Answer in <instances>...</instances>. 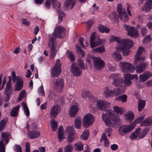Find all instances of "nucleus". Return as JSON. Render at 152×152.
<instances>
[{
  "label": "nucleus",
  "instance_id": "obj_1",
  "mask_svg": "<svg viewBox=\"0 0 152 152\" xmlns=\"http://www.w3.org/2000/svg\"><path fill=\"white\" fill-rule=\"evenodd\" d=\"M116 41L118 43V47L116 48L117 50L123 52L124 56H127L129 53V48L133 45L132 41L128 39H121L119 37L111 36L110 38V41L113 42Z\"/></svg>",
  "mask_w": 152,
  "mask_h": 152
},
{
  "label": "nucleus",
  "instance_id": "obj_2",
  "mask_svg": "<svg viewBox=\"0 0 152 152\" xmlns=\"http://www.w3.org/2000/svg\"><path fill=\"white\" fill-rule=\"evenodd\" d=\"M104 111L108 115L103 114L102 118L106 126L116 128L120 124L119 116L114 114L111 110H105Z\"/></svg>",
  "mask_w": 152,
  "mask_h": 152
},
{
  "label": "nucleus",
  "instance_id": "obj_3",
  "mask_svg": "<svg viewBox=\"0 0 152 152\" xmlns=\"http://www.w3.org/2000/svg\"><path fill=\"white\" fill-rule=\"evenodd\" d=\"M145 51V48L142 47H140L138 48L136 55H135L134 64L135 65H137L136 66V72L138 74L140 73L143 72L148 66L147 63H144L139 64H137V63L139 62L140 60H143L145 58V56L141 57L140 56L143 52Z\"/></svg>",
  "mask_w": 152,
  "mask_h": 152
},
{
  "label": "nucleus",
  "instance_id": "obj_4",
  "mask_svg": "<svg viewBox=\"0 0 152 152\" xmlns=\"http://www.w3.org/2000/svg\"><path fill=\"white\" fill-rule=\"evenodd\" d=\"M12 80L14 83H16L15 88L14 90L18 91L21 90L23 86V78L20 76L16 77L15 73V72H12Z\"/></svg>",
  "mask_w": 152,
  "mask_h": 152
},
{
  "label": "nucleus",
  "instance_id": "obj_5",
  "mask_svg": "<svg viewBox=\"0 0 152 152\" xmlns=\"http://www.w3.org/2000/svg\"><path fill=\"white\" fill-rule=\"evenodd\" d=\"M49 46L50 47L49 50L50 57V58L52 59L55 57L56 55V53L57 52L56 49V43L54 41L55 39H53L52 38L49 37Z\"/></svg>",
  "mask_w": 152,
  "mask_h": 152
},
{
  "label": "nucleus",
  "instance_id": "obj_6",
  "mask_svg": "<svg viewBox=\"0 0 152 152\" xmlns=\"http://www.w3.org/2000/svg\"><path fill=\"white\" fill-rule=\"evenodd\" d=\"M134 127V125L132 123L128 125L121 126L118 129L119 134L121 136H124L126 134L132 131Z\"/></svg>",
  "mask_w": 152,
  "mask_h": 152
},
{
  "label": "nucleus",
  "instance_id": "obj_7",
  "mask_svg": "<svg viewBox=\"0 0 152 152\" xmlns=\"http://www.w3.org/2000/svg\"><path fill=\"white\" fill-rule=\"evenodd\" d=\"M119 65L123 72H132L135 69L134 66L129 62H121L119 63Z\"/></svg>",
  "mask_w": 152,
  "mask_h": 152
},
{
  "label": "nucleus",
  "instance_id": "obj_8",
  "mask_svg": "<svg viewBox=\"0 0 152 152\" xmlns=\"http://www.w3.org/2000/svg\"><path fill=\"white\" fill-rule=\"evenodd\" d=\"M64 80L62 78L54 79L53 83L55 89L58 92L62 91L64 85Z\"/></svg>",
  "mask_w": 152,
  "mask_h": 152
},
{
  "label": "nucleus",
  "instance_id": "obj_9",
  "mask_svg": "<svg viewBox=\"0 0 152 152\" xmlns=\"http://www.w3.org/2000/svg\"><path fill=\"white\" fill-rule=\"evenodd\" d=\"M124 29L127 32L128 35L131 37L137 38L139 36L137 29L133 26L130 27L129 25L124 24Z\"/></svg>",
  "mask_w": 152,
  "mask_h": 152
},
{
  "label": "nucleus",
  "instance_id": "obj_10",
  "mask_svg": "<svg viewBox=\"0 0 152 152\" xmlns=\"http://www.w3.org/2000/svg\"><path fill=\"white\" fill-rule=\"evenodd\" d=\"M61 64L59 60L57 59L55 65L51 70V75L53 77H57L61 72Z\"/></svg>",
  "mask_w": 152,
  "mask_h": 152
},
{
  "label": "nucleus",
  "instance_id": "obj_11",
  "mask_svg": "<svg viewBox=\"0 0 152 152\" xmlns=\"http://www.w3.org/2000/svg\"><path fill=\"white\" fill-rule=\"evenodd\" d=\"M109 78L113 80L112 84L115 86L120 85L123 82L122 77H121L119 74H113L111 75Z\"/></svg>",
  "mask_w": 152,
  "mask_h": 152
},
{
  "label": "nucleus",
  "instance_id": "obj_12",
  "mask_svg": "<svg viewBox=\"0 0 152 152\" xmlns=\"http://www.w3.org/2000/svg\"><path fill=\"white\" fill-rule=\"evenodd\" d=\"M94 118L92 115L90 113L86 114L83 119V126L87 128L91 125L94 122Z\"/></svg>",
  "mask_w": 152,
  "mask_h": 152
},
{
  "label": "nucleus",
  "instance_id": "obj_13",
  "mask_svg": "<svg viewBox=\"0 0 152 152\" xmlns=\"http://www.w3.org/2000/svg\"><path fill=\"white\" fill-rule=\"evenodd\" d=\"M96 34L95 32H94L91 35L90 42L91 47L92 48L99 45L101 42L99 38L96 35Z\"/></svg>",
  "mask_w": 152,
  "mask_h": 152
},
{
  "label": "nucleus",
  "instance_id": "obj_14",
  "mask_svg": "<svg viewBox=\"0 0 152 152\" xmlns=\"http://www.w3.org/2000/svg\"><path fill=\"white\" fill-rule=\"evenodd\" d=\"M65 29L64 27L61 26H58L56 27L54 33L51 36L49 35V37H50L53 39H55L56 37L61 38L60 34L64 31Z\"/></svg>",
  "mask_w": 152,
  "mask_h": 152
},
{
  "label": "nucleus",
  "instance_id": "obj_15",
  "mask_svg": "<svg viewBox=\"0 0 152 152\" xmlns=\"http://www.w3.org/2000/svg\"><path fill=\"white\" fill-rule=\"evenodd\" d=\"M12 93L11 79H10L7 82L6 85V88L5 89L4 93L7 95L6 98L5 99L6 102H8L10 99V96Z\"/></svg>",
  "mask_w": 152,
  "mask_h": 152
},
{
  "label": "nucleus",
  "instance_id": "obj_16",
  "mask_svg": "<svg viewBox=\"0 0 152 152\" xmlns=\"http://www.w3.org/2000/svg\"><path fill=\"white\" fill-rule=\"evenodd\" d=\"M94 65L95 67L99 70L102 69L104 67L105 64L100 58L94 57Z\"/></svg>",
  "mask_w": 152,
  "mask_h": 152
},
{
  "label": "nucleus",
  "instance_id": "obj_17",
  "mask_svg": "<svg viewBox=\"0 0 152 152\" xmlns=\"http://www.w3.org/2000/svg\"><path fill=\"white\" fill-rule=\"evenodd\" d=\"M110 104V103L102 99L97 100L96 104V107L98 109L100 110L103 109L104 110H105L106 108L109 107Z\"/></svg>",
  "mask_w": 152,
  "mask_h": 152
},
{
  "label": "nucleus",
  "instance_id": "obj_18",
  "mask_svg": "<svg viewBox=\"0 0 152 152\" xmlns=\"http://www.w3.org/2000/svg\"><path fill=\"white\" fill-rule=\"evenodd\" d=\"M70 70L73 75L75 76H79L81 75L82 70L79 67L78 65L76 63H74L72 64Z\"/></svg>",
  "mask_w": 152,
  "mask_h": 152
},
{
  "label": "nucleus",
  "instance_id": "obj_19",
  "mask_svg": "<svg viewBox=\"0 0 152 152\" xmlns=\"http://www.w3.org/2000/svg\"><path fill=\"white\" fill-rule=\"evenodd\" d=\"M61 107L58 105H56L51 108L50 113V117L53 118L56 117L60 112Z\"/></svg>",
  "mask_w": 152,
  "mask_h": 152
},
{
  "label": "nucleus",
  "instance_id": "obj_20",
  "mask_svg": "<svg viewBox=\"0 0 152 152\" xmlns=\"http://www.w3.org/2000/svg\"><path fill=\"white\" fill-rule=\"evenodd\" d=\"M79 110L78 105L77 104L73 105L70 109L69 114L70 116L72 117H75Z\"/></svg>",
  "mask_w": 152,
  "mask_h": 152
},
{
  "label": "nucleus",
  "instance_id": "obj_21",
  "mask_svg": "<svg viewBox=\"0 0 152 152\" xmlns=\"http://www.w3.org/2000/svg\"><path fill=\"white\" fill-rule=\"evenodd\" d=\"M40 135L39 131L37 130H34L30 131L28 134V136L30 139H35L39 137Z\"/></svg>",
  "mask_w": 152,
  "mask_h": 152
},
{
  "label": "nucleus",
  "instance_id": "obj_22",
  "mask_svg": "<svg viewBox=\"0 0 152 152\" xmlns=\"http://www.w3.org/2000/svg\"><path fill=\"white\" fill-rule=\"evenodd\" d=\"M152 76V74L148 72H146L142 74L139 76V78L140 80L142 82L146 81L149 77Z\"/></svg>",
  "mask_w": 152,
  "mask_h": 152
},
{
  "label": "nucleus",
  "instance_id": "obj_23",
  "mask_svg": "<svg viewBox=\"0 0 152 152\" xmlns=\"http://www.w3.org/2000/svg\"><path fill=\"white\" fill-rule=\"evenodd\" d=\"M152 9V0H147L142 10L145 11H149Z\"/></svg>",
  "mask_w": 152,
  "mask_h": 152
},
{
  "label": "nucleus",
  "instance_id": "obj_24",
  "mask_svg": "<svg viewBox=\"0 0 152 152\" xmlns=\"http://www.w3.org/2000/svg\"><path fill=\"white\" fill-rule=\"evenodd\" d=\"M134 114L132 111L128 112L125 114V120L129 122H131L134 119Z\"/></svg>",
  "mask_w": 152,
  "mask_h": 152
},
{
  "label": "nucleus",
  "instance_id": "obj_25",
  "mask_svg": "<svg viewBox=\"0 0 152 152\" xmlns=\"http://www.w3.org/2000/svg\"><path fill=\"white\" fill-rule=\"evenodd\" d=\"M66 137L64 136L63 132V128L62 126H60L58 129V138L60 142L65 139Z\"/></svg>",
  "mask_w": 152,
  "mask_h": 152
},
{
  "label": "nucleus",
  "instance_id": "obj_26",
  "mask_svg": "<svg viewBox=\"0 0 152 152\" xmlns=\"http://www.w3.org/2000/svg\"><path fill=\"white\" fill-rule=\"evenodd\" d=\"M104 94L107 98L114 96L113 90H110L109 88L107 87L105 88Z\"/></svg>",
  "mask_w": 152,
  "mask_h": 152
},
{
  "label": "nucleus",
  "instance_id": "obj_27",
  "mask_svg": "<svg viewBox=\"0 0 152 152\" xmlns=\"http://www.w3.org/2000/svg\"><path fill=\"white\" fill-rule=\"evenodd\" d=\"M82 96L84 99H86L87 97H88L89 99L92 101H93L95 100L94 97L92 95H90V92L87 91L83 90L82 91Z\"/></svg>",
  "mask_w": 152,
  "mask_h": 152
},
{
  "label": "nucleus",
  "instance_id": "obj_28",
  "mask_svg": "<svg viewBox=\"0 0 152 152\" xmlns=\"http://www.w3.org/2000/svg\"><path fill=\"white\" fill-rule=\"evenodd\" d=\"M75 4V0H66L64 3L65 7L69 9H71Z\"/></svg>",
  "mask_w": 152,
  "mask_h": 152
},
{
  "label": "nucleus",
  "instance_id": "obj_29",
  "mask_svg": "<svg viewBox=\"0 0 152 152\" xmlns=\"http://www.w3.org/2000/svg\"><path fill=\"white\" fill-rule=\"evenodd\" d=\"M152 125V116L146 118L140 124L141 126H150Z\"/></svg>",
  "mask_w": 152,
  "mask_h": 152
},
{
  "label": "nucleus",
  "instance_id": "obj_30",
  "mask_svg": "<svg viewBox=\"0 0 152 152\" xmlns=\"http://www.w3.org/2000/svg\"><path fill=\"white\" fill-rule=\"evenodd\" d=\"M119 51H115L112 54L113 58L116 61H120L122 59V56Z\"/></svg>",
  "mask_w": 152,
  "mask_h": 152
},
{
  "label": "nucleus",
  "instance_id": "obj_31",
  "mask_svg": "<svg viewBox=\"0 0 152 152\" xmlns=\"http://www.w3.org/2000/svg\"><path fill=\"white\" fill-rule=\"evenodd\" d=\"M10 134V133L8 132L1 133V139L4 141L6 144H7L9 142Z\"/></svg>",
  "mask_w": 152,
  "mask_h": 152
},
{
  "label": "nucleus",
  "instance_id": "obj_32",
  "mask_svg": "<svg viewBox=\"0 0 152 152\" xmlns=\"http://www.w3.org/2000/svg\"><path fill=\"white\" fill-rule=\"evenodd\" d=\"M117 10L118 14V16L126 12L125 9L122 7L121 4H118L117 7Z\"/></svg>",
  "mask_w": 152,
  "mask_h": 152
},
{
  "label": "nucleus",
  "instance_id": "obj_33",
  "mask_svg": "<svg viewBox=\"0 0 152 152\" xmlns=\"http://www.w3.org/2000/svg\"><path fill=\"white\" fill-rule=\"evenodd\" d=\"M113 90L114 96H116L123 93L125 91V88L120 87L115 88Z\"/></svg>",
  "mask_w": 152,
  "mask_h": 152
},
{
  "label": "nucleus",
  "instance_id": "obj_34",
  "mask_svg": "<svg viewBox=\"0 0 152 152\" xmlns=\"http://www.w3.org/2000/svg\"><path fill=\"white\" fill-rule=\"evenodd\" d=\"M125 80H124V83L128 86H130L132 83V82L130 81L131 75L129 74H124Z\"/></svg>",
  "mask_w": 152,
  "mask_h": 152
},
{
  "label": "nucleus",
  "instance_id": "obj_35",
  "mask_svg": "<svg viewBox=\"0 0 152 152\" xmlns=\"http://www.w3.org/2000/svg\"><path fill=\"white\" fill-rule=\"evenodd\" d=\"M66 134H75V131L74 130V127L73 126H68L66 128L65 132Z\"/></svg>",
  "mask_w": 152,
  "mask_h": 152
},
{
  "label": "nucleus",
  "instance_id": "obj_36",
  "mask_svg": "<svg viewBox=\"0 0 152 152\" xmlns=\"http://www.w3.org/2000/svg\"><path fill=\"white\" fill-rule=\"evenodd\" d=\"M145 104V102L142 100H139L138 102V110L141 111L144 107Z\"/></svg>",
  "mask_w": 152,
  "mask_h": 152
},
{
  "label": "nucleus",
  "instance_id": "obj_37",
  "mask_svg": "<svg viewBox=\"0 0 152 152\" xmlns=\"http://www.w3.org/2000/svg\"><path fill=\"white\" fill-rule=\"evenodd\" d=\"M98 29L99 31L102 33H108L110 31V29L102 25L99 26Z\"/></svg>",
  "mask_w": 152,
  "mask_h": 152
},
{
  "label": "nucleus",
  "instance_id": "obj_38",
  "mask_svg": "<svg viewBox=\"0 0 152 152\" xmlns=\"http://www.w3.org/2000/svg\"><path fill=\"white\" fill-rule=\"evenodd\" d=\"M141 131V129L140 128L137 129L136 130L132 133L130 136V138L132 139L136 138L138 136L139 137V133Z\"/></svg>",
  "mask_w": 152,
  "mask_h": 152
},
{
  "label": "nucleus",
  "instance_id": "obj_39",
  "mask_svg": "<svg viewBox=\"0 0 152 152\" xmlns=\"http://www.w3.org/2000/svg\"><path fill=\"white\" fill-rule=\"evenodd\" d=\"M92 51L95 53H102L105 51V50L104 47L102 46L93 49Z\"/></svg>",
  "mask_w": 152,
  "mask_h": 152
},
{
  "label": "nucleus",
  "instance_id": "obj_40",
  "mask_svg": "<svg viewBox=\"0 0 152 152\" xmlns=\"http://www.w3.org/2000/svg\"><path fill=\"white\" fill-rule=\"evenodd\" d=\"M20 107L19 105H17L11 111L10 115L12 116L15 117L17 115V112L19 109Z\"/></svg>",
  "mask_w": 152,
  "mask_h": 152
},
{
  "label": "nucleus",
  "instance_id": "obj_41",
  "mask_svg": "<svg viewBox=\"0 0 152 152\" xmlns=\"http://www.w3.org/2000/svg\"><path fill=\"white\" fill-rule=\"evenodd\" d=\"M114 111L119 114H121L125 111L124 109L117 106H115L113 108Z\"/></svg>",
  "mask_w": 152,
  "mask_h": 152
},
{
  "label": "nucleus",
  "instance_id": "obj_42",
  "mask_svg": "<svg viewBox=\"0 0 152 152\" xmlns=\"http://www.w3.org/2000/svg\"><path fill=\"white\" fill-rule=\"evenodd\" d=\"M149 131V128L148 127H146L144 129L142 130V132H141L139 134V137L140 138H143L146 135Z\"/></svg>",
  "mask_w": 152,
  "mask_h": 152
},
{
  "label": "nucleus",
  "instance_id": "obj_43",
  "mask_svg": "<svg viewBox=\"0 0 152 152\" xmlns=\"http://www.w3.org/2000/svg\"><path fill=\"white\" fill-rule=\"evenodd\" d=\"M83 144L81 142H78L74 145L75 149L79 151L83 150Z\"/></svg>",
  "mask_w": 152,
  "mask_h": 152
},
{
  "label": "nucleus",
  "instance_id": "obj_44",
  "mask_svg": "<svg viewBox=\"0 0 152 152\" xmlns=\"http://www.w3.org/2000/svg\"><path fill=\"white\" fill-rule=\"evenodd\" d=\"M21 106L23 107L24 110V112L27 116H29L30 112L28 108L24 102H23L21 104Z\"/></svg>",
  "mask_w": 152,
  "mask_h": 152
},
{
  "label": "nucleus",
  "instance_id": "obj_45",
  "mask_svg": "<svg viewBox=\"0 0 152 152\" xmlns=\"http://www.w3.org/2000/svg\"><path fill=\"white\" fill-rule=\"evenodd\" d=\"M51 126L53 131H56L58 127L57 122L54 119H52L51 121Z\"/></svg>",
  "mask_w": 152,
  "mask_h": 152
},
{
  "label": "nucleus",
  "instance_id": "obj_46",
  "mask_svg": "<svg viewBox=\"0 0 152 152\" xmlns=\"http://www.w3.org/2000/svg\"><path fill=\"white\" fill-rule=\"evenodd\" d=\"M89 132L88 130H86L81 134L80 138L83 140H87L89 137Z\"/></svg>",
  "mask_w": 152,
  "mask_h": 152
},
{
  "label": "nucleus",
  "instance_id": "obj_47",
  "mask_svg": "<svg viewBox=\"0 0 152 152\" xmlns=\"http://www.w3.org/2000/svg\"><path fill=\"white\" fill-rule=\"evenodd\" d=\"M81 121L82 119L80 118L75 119V127L76 129H80Z\"/></svg>",
  "mask_w": 152,
  "mask_h": 152
},
{
  "label": "nucleus",
  "instance_id": "obj_48",
  "mask_svg": "<svg viewBox=\"0 0 152 152\" xmlns=\"http://www.w3.org/2000/svg\"><path fill=\"white\" fill-rule=\"evenodd\" d=\"M78 62L81 68L83 69H86L87 68V66L84 65L83 61L81 58H80L78 59Z\"/></svg>",
  "mask_w": 152,
  "mask_h": 152
},
{
  "label": "nucleus",
  "instance_id": "obj_49",
  "mask_svg": "<svg viewBox=\"0 0 152 152\" xmlns=\"http://www.w3.org/2000/svg\"><path fill=\"white\" fill-rule=\"evenodd\" d=\"M7 119H4L0 122V131H2L5 128V125L7 121Z\"/></svg>",
  "mask_w": 152,
  "mask_h": 152
},
{
  "label": "nucleus",
  "instance_id": "obj_50",
  "mask_svg": "<svg viewBox=\"0 0 152 152\" xmlns=\"http://www.w3.org/2000/svg\"><path fill=\"white\" fill-rule=\"evenodd\" d=\"M119 17L121 20L125 22L127 21L129 19V17L127 15L126 12L119 16Z\"/></svg>",
  "mask_w": 152,
  "mask_h": 152
},
{
  "label": "nucleus",
  "instance_id": "obj_51",
  "mask_svg": "<svg viewBox=\"0 0 152 152\" xmlns=\"http://www.w3.org/2000/svg\"><path fill=\"white\" fill-rule=\"evenodd\" d=\"M57 12L59 15L58 17V22L60 23L62 21L63 17L65 16V14L62 11H59L58 10H57Z\"/></svg>",
  "mask_w": 152,
  "mask_h": 152
},
{
  "label": "nucleus",
  "instance_id": "obj_52",
  "mask_svg": "<svg viewBox=\"0 0 152 152\" xmlns=\"http://www.w3.org/2000/svg\"><path fill=\"white\" fill-rule=\"evenodd\" d=\"M144 116H142L139 117L135 119L134 122L132 123V124L134 125V127L135 126V125L136 124H138L141 122L144 119Z\"/></svg>",
  "mask_w": 152,
  "mask_h": 152
},
{
  "label": "nucleus",
  "instance_id": "obj_53",
  "mask_svg": "<svg viewBox=\"0 0 152 152\" xmlns=\"http://www.w3.org/2000/svg\"><path fill=\"white\" fill-rule=\"evenodd\" d=\"M127 96L126 95H123L116 98V99L122 102H126L127 100Z\"/></svg>",
  "mask_w": 152,
  "mask_h": 152
},
{
  "label": "nucleus",
  "instance_id": "obj_54",
  "mask_svg": "<svg viewBox=\"0 0 152 152\" xmlns=\"http://www.w3.org/2000/svg\"><path fill=\"white\" fill-rule=\"evenodd\" d=\"M76 51L78 54H80L81 56L83 57L85 55L84 52L80 49V47L78 46V44H77L76 45Z\"/></svg>",
  "mask_w": 152,
  "mask_h": 152
},
{
  "label": "nucleus",
  "instance_id": "obj_55",
  "mask_svg": "<svg viewBox=\"0 0 152 152\" xmlns=\"http://www.w3.org/2000/svg\"><path fill=\"white\" fill-rule=\"evenodd\" d=\"M38 93L41 96H45V92L43 86L42 85L38 89Z\"/></svg>",
  "mask_w": 152,
  "mask_h": 152
},
{
  "label": "nucleus",
  "instance_id": "obj_56",
  "mask_svg": "<svg viewBox=\"0 0 152 152\" xmlns=\"http://www.w3.org/2000/svg\"><path fill=\"white\" fill-rule=\"evenodd\" d=\"M73 148V146L68 144L64 148V152H72Z\"/></svg>",
  "mask_w": 152,
  "mask_h": 152
},
{
  "label": "nucleus",
  "instance_id": "obj_57",
  "mask_svg": "<svg viewBox=\"0 0 152 152\" xmlns=\"http://www.w3.org/2000/svg\"><path fill=\"white\" fill-rule=\"evenodd\" d=\"M109 18L111 20H115L117 17V14L115 12H112L109 15Z\"/></svg>",
  "mask_w": 152,
  "mask_h": 152
},
{
  "label": "nucleus",
  "instance_id": "obj_58",
  "mask_svg": "<svg viewBox=\"0 0 152 152\" xmlns=\"http://www.w3.org/2000/svg\"><path fill=\"white\" fill-rule=\"evenodd\" d=\"M152 39L150 35H148L146 36L143 40V42L144 43L149 42L151 41Z\"/></svg>",
  "mask_w": 152,
  "mask_h": 152
},
{
  "label": "nucleus",
  "instance_id": "obj_59",
  "mask_svg": "<svg viewBox=\"0 0 152 152\" xmlns=\"http://www.w3.org/2000/svg\"><path fill=\"white\" fill-rule=\"evenodd\" d=\"M21 21L23 25L26 26H28L30 24V22L26 18L22 19Z\"/></svg>",
  "mask_w": 152,
  "mask_h": 152
},
{
  "label": "nucleus",
  "instance_id": "obj_60",
  "mask_svg": "<svg viewBox=\"0 0 152 152\" xmlns=\"http://www.w3.org/2000/svg\"><path fill=\"white\" fill-rule=\"evenodd\" d=\"M5 148L3 140H1L0 141V152H5Z\"/></svg>",
  "mask_w": 152,
  "mask_h": 152
},
{
  "label": "nucleus",
  "instance_id": "obj_61",
  "mask_svg": "<svg viewBox=\"0 0 152 152\" xmlns=\"http://www.w3.org/2000/svg\"><path fill=\"white\" fill-rule=\"evenodd\" d=\"M67 57L72 61H74V56L72 52L67 51L66 53Z\"/></svg>",
  "mask_w": 152,
  "mask_h": 152
},
{
  "label": "nucleus",
  "instance_id": "obj_62",
  "mask_svg": "<svg viewBox=\"0 0 152 152\" xmlns=\"http://www.w3.org/2000/svg\"><path fill=\"white\" fill-rule=\"evenodd\" d=\"M107 66L109 70L111 71L114 72L116 70V68L115 66H113L110 63H108L107 64Z\"/></svg>",
  "mask_w": 152,
  "mask_h": 152
},
{
  "label": "nucleus",
  "instance_id": "obj_63",
  "mask_svg": "<svg viewBox=\"0 0 152 152\" xmlns=\"http://www.w3.org/2000/svg\"><path fill=\"white\" fill-rule=\"evenodd\" d=\"M25 91L24 90H23L20 93L18 99V101H20L25 96Z\"/></svg>",
  "mask_w": 152,
  "mask_h": 152
},
{
  "label": "nucleus",
  "instance_id": "obj_64",
  "mask_svg": "<svg viewBox=\"0 0 152 152\" xmlns=\"http://www.w3.org/2000/svg\"><path fill=\"white\" fill-rule=\"evenodd\" d=\"M141 34L143 36L146 35L148 33L147 29L145 27H143L140 28Z\"/></svg>",
  "mask_w": 152,
  "mask_h": 152
}]
</instances>
